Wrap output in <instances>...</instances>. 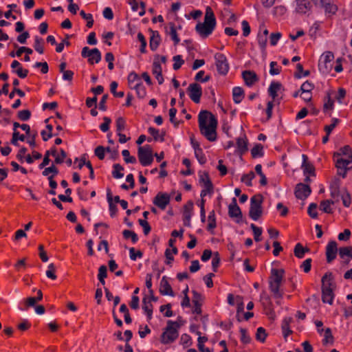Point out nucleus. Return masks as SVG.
Masks as SVG:
<instances>
[{
	"instance_id": "nucleus-1",
	"label": "nucleus",
	"mask_w": 352,
	"mask_h": 352,
	"mask_svg": "<svg viewBox=\"0 0 352 352\" xmlns=\"http://www.w3.org/2000/svg\"><path fill=\"white\" fill-rule=\"evenodd\" d=\"M199 127L201 133L210 142L217 140V120L208 111H201L198 116Z\"/></svg>"
},
{
	"instance_id": "nucleus-2",
	"label": "nucleus",
	"mask_w": 352,
	"mask_h": 352,
	"mask_svg": "<svg viewBox=\"0 0 352 352\" xmlns=\"http://www.w3.org/2000/svg\"><path fill=\"white\" fill-rule=\"evenodd\" d=\"M284 270L272 268L269 277V288L274 298L280 299L283 296V291L280 286L283 281Z\"/></svg>"
},
{
	"instance_id": "nucleus-3",
	"label": "nucleus",
	"mask_w": 352,
	"mask_h": 352,
	"mask_svg": "<svg viewBox=\"0 0 352 352\" xmlns=\"http://www.w3.org/2000/svg\"><path fill=\"white\" fill-rule=\"evenodd\" d=\"M216 25V19L213 11L207 8L204 23H199L195 27L196 31L203 37L206 38L212 34Z\"/></svg>"
},
{
	"instance_id": "nucleus-4",
	"label": "nucleus",
	"mask_w": 352,
	"mask_h": 352,
	"mask_svg": "<svg viewBox=\"0 0 352 352\" xmlns=\"http://www.w3.org/2000/svg\"><path fill=\"white\" fill-rule=\"evenodd\" d=\"M335 288L332 273H326L322 278V300L324 303L333 304Z\"/></svg>"
},
{
	"instance_id": "nucleus-5",
	"label": "nucleus",
	"mask_w": 352,
	"mask_h": 352,
	"mask_svg": "<svg viewBox=\"0 0 352 352\" xmlns=\"http://www.w3.org/2000/svg\"><path fill=\"white\" fill-rule=\"evenodd\" d=\"M179 324L177 322L168 320L166 327L161 335V342L168 344L175 342L179 336Z\"/></svg>"
},
{
	"instance_id": "nucleus-6",
	"label": "nucleus",
	"mask_w": 352,
	"mask_h": 352,
	"mask_svg": "<svg viewBox=\"0 0 352 352\" xmlns=\"http://www.w3.org/2000/svg\"><path fill=\"white\" fill-rule=\"evenodd\" d=\"M333 161L338 175L346 177L347 172L352 168V159H345L340 153H334Z\"/></svg>"
},
{
	"instance_id": "nucleus-7",
	"label": "nucleus",
	"mask_w": 352,
	"mask_h": 352,
	"mask_svg": "<svg viewBox=\"0 0 352 352\" xmlns=\"http://www.w3.org/2000/svg\"><path fill=\"white\" fill-rule=\"evenodd\" d=\"M263 196L260 194L254 195L250 199L249 217L254 221H257L263 214Z\"/></svg>"
},
{
	"instance_id": "nucleus-8",
	"label": "nucleus",
	"mask_w": 352,
	"mask_h": 352,
	"mask_svg": "<svg viewBox=\"0 0 352 352\" xmlns=\"http://www.w3.org/2000/svg\"><path fill=\"white\" fill-rule=\"evenodd\" d=\"M138 156L140 163L144 166L151 165L153 161V151L149 145L140 146L138 150Z\"/></svg>"
},
{
	"instance_id": "nucleus-9",
	"label": "nucleus",
	"mask_w": 352,
	"mask_h": 352,
	"mask_svg": "<svg viewBox=\"0 0 352 352\" xmlns=\"http://www.w3.org/2000/svg\"><path fill=\"white\" fill-rule=\"evenodd\" d=\"M81 55L84 58H88V62L91 65L98 63L101 60V53L98 48L91 50L88 47H84Z\"/></svg>"
},
{
	"instance_id": "nucleus-10",
	"label": "nucleus",
	"mask_w": 352,
	"mask_h": 352,
	"mask_svg": "<svg viewBox=\"0 0 352 352\" xmlns=\"http://www.w3.org/2000/svg\"><path fill=\"white\" fill-rule=\"evenodd\" d=\"M217 69L220 74L226 75L229 70V64L223 54L217 53L214 55Z\"/></svg>"
},
{
	"instance_id": "nucleus-11",
	"label": "nucleus",
	"mask_w": 352,
	"mask_h": 352,
	"mask_svg": "<svg viewBox=\"0 0 352 352\" xmlns=\"http://www.w3.org/2000/svg\"><path fill=\"white\" fill-rule=\"evenodd\" d=\"M199 182L204 186V189L201 191V197H204L208 194L213 192V185L208 173H204L200 175Z\"/></svg>"
},
{
	"instance_id": "nucleus-12",
	"label": "nucleus",
	"mask_w": 352,
	"mask_h": 352,
	"mask_svg": "<svg viewBox=\"0 0 352 352\" xmlns=\"http://www.w3.org/2000/svg\"><path fill=\"white\" fill-rule=\"evenodd\" d=\"M188 92L190 98L196 104L200 102V99L202 96V89L198 83H191L188 87Z\"/></svg>"
},
{
	"instance_id": "nucleus-13",
	"label": "nucleus",
	"mask_w": 352,
	"mask_h": 352,
	"mask_svg": "<svg viewBox=\"0 0 352 352\" xmlns=\"http://www.w3.org/2000/svg\"><path fill=\"white\" fill-rule=\"evenodd\" d=\"M228 214L230 218H236V223H240L242 219V212L236 204V198L232 199V202L228 206Z\"/></svg>"
},
{
	"instance_id": "nucleus-14",
	"label": "nucleus",
	"mask_w": 352,
	"mask_h": 352,
	"mask_svg": "<svg viewBox=\"0 0 352 352\" xmlns=\"http://www.w3.org/2000/svg\"><path fill=\"white\" fill-rule=\"evenodd\" d=\"M311 190L308 184L300 183L295 188V195L300 199H305L311 193Z\"/></svg>"
},
{
	"instance_id": "nucleus-15",
	"label": "nucleus",
	"mask_w": 352,
	"mask_h": 352,
	"mask_svg": "<svg viewBox=\"0 0 352 352\" xmlns=\"http://www.w3.org/2000/svg\"><path fill=\"white\" fill-rule=\"evenodd\" d=\"M170 202V196L166 193L158 192L153 203L162 210H164Z\"/></svg>"
},
{
	"instance_id": "nucleus-16",
	"label": "nucleus",
	"mask_w": 352,
	"mask_h": 352,
	"mask_svg": "<svg viewBox=\"0 0 352 352\" xmlns=\"http://www.w3.org/2000/svg\"><path fill=\"white\" fill-rule=\"evenodd\" d=\"M193 209V203L189 201L184 206L183 212V221L184 225L187 227L190 226V219L192 215V211Z\"/></svg>"
},
{
	"instance_id": "nucleus-17",
	"label": "nucleus",
	"mask_w": 352,
	"mask_h": 352,
	"mask_svg": "<svg viewBox=\"0 0 352 352\" xmlns=\"http://www.w3.org/2000/svg\"><path fill=\"white\" fill-rule=\"evenodd\" d=\"M338 252L337 243L336 241H330L326 248V256L327 263L332 262L336 257Z\"/></svg>"
},
{
	"instance_id": "nucleus-18",
	"label": "nucleus",
	"mask_w": 352,
	"mask_h": 352,
	"mask_svg": "<svg viewBox=\"0 0 352 352\" xmlns=\"http://www.w3.org/2000/svg\"><path fill=\"white\" fill-rule=\"evenodd\" d=\"M192 303L194 305L193 313L196 314H201V304L203 301V296L201 294L198 293L197 292L193 290L192 291Z\"/></svg>"
},
{
	"instance_id": "nucleus-19",
	"label": "nucleus",
	"mask_w": 352,
	"mask_h": 352,
	"mask_svg": "<svg viewBox=\"0 0 352 352\" xmlns=\"http://www.w3.org/2000/svg\"><path fill=\"white\" fill-rule=\"evenodd\" d=\"M296 12L303 14L311 10V5L309 0H296Z\"/></svg>"
},
{
	"instance_id": "nucleus-20",
	"label": "nucleus",
	"mask_w": 352,
	"mask_h": 352,
	"mask_svg": "<svg viewBox=\"0 0 352 352\" xmlns=\"http://www.w3.org/2000/svg\"><path fill=\"white\" fill-rule=\"evenodd\" d=\"M160 292L162 295L174 296V292L169 284L166 276H163L160 285Z\"/></svg>"
},
{
	"instance_id": "nucleus-21",
	"label": "nucleus",
	"mask_w": 352,
	"mask_h": 352,
	"mask_svg": "<svg viewBox=\"0 0 352 352\" xmlns=\"http://www.w3.org/2000/svg\"><path fill=\"white\" fill-rule=\"evenodd\" d=\"M319 6L324 8L325 14L328 17L336 14L338 11V6L336 4L330 1H327L326 0H324L322 3H320Z\"/></svg>"
},
{
	"instance_id": "nucleus-22",
	"label": "nucleus",
	"mask_w": 352,
	"mask_h": 352,
	"mask_svg": "<svg viewBox=\"0 0 352 352\" xmlns=\"http://www.w3.org/2000/svg\"><path fill=\"white\" fill-rule=\"evenodd\" d=\"M236 153L243 155L248 151V140L245 135L236 138Z\"/></svg>"
},
{
	"instance_id": "nucleus-23",
	"label": "nucleus",
	"mask_w": 352,
	"mask_h": 352,
	"mask_svg": "<svg viewBox=\"0 0 352 352\" xmlns=\"http://www.w3.org/2000/svg\"><path fill=\"white\" fill-rule=\"evenodd\" d=\"M243 78L245 81V83L248 86L253 85L256 81H258V78L254 72L252 71H244L242 73Z\"/></svg>"
},
{
	"instance_id": "nucleus-24",
	"label": "nucleus",
	"mask_w": 352,
	"mask_h": 352,
	"mask_svg": "<svg viewBox=\"0 0 352 352\" xmlns=\"http://www.w3.org/2000/svg\"><path fill=\"white\" fill-rule=\"evenodd\" d=\"M151 33L149 46L152 51H155L160 45L161 38L157 31L151 30Z\"/></svg>"
},
{
	"instance_id": "nucleus-25",
	"label": "nucleus",
	"mask_w": 352,
	"mask_h": 352,
	"mask_svg": "<svg viewBox=\"0 0 352 352\" xmlns=\"http://www.w3.org/2000/svg\"><path fill=\"white\" fill-rule=\"evenodd\" d=\"M331 197L335 199V202L338 201V197L340 195V179H335L330 185Z\"/></svg>"
},
{
	"instance_id": "nucleus-26",
	"label": "nucleus",
	"mask_w": 352,
	"mask_h": 352,
	"mask_svg": "<svg viewBox=\"0 0 352 352\" xmlns=\"http://www.w3.org/2000/svg\"><path fill=\"white\" fill-rule=\"evenodd\" d=\"M303 162L302 164V168L305 175H315V168L314 166L307 162V157L305 155H302Z\"/></svg>"
},
{
	"instance_id": "nucleus-27",
	"label": "nucleus",
	"mask_w": 352,
	"mask_h": 352,
	"mask_svg": "<svg viewBox=\"0 0 352 352\" xmlns=\"http://www.w3.org/2000/svg\"><path fill=\"white\" fill-rule=\"evenodd\" d=\"M282 87V85L278 82H272L269 88H268V94L272 97V100L275 101L276 97L278 96V91L280 90Z\"/></svg>"
},
{
	"instance_id": "nucleus-28",
	"label": "nucleus",
	"mask_w": 352,
	"mask_h": 352,
	"mask_svg": "<svg viewBox=\"0 0 352 352\" xmlns=\"http://www.w3.org/2000/svg\"><path fill=\"white\" fill-rule=\"evenodd\" d=\"M142 304V309L146 314L148 320H150L152 318L153 305L151 302V300L148 299V297L145 296L144 298H143Z\"/></svg>"
},
{
	"instance_id": "nucleus-29",
	"label": "nucleus",
	"mask_w": 352,
	"mask_h": 352,
	"mask_svg": "<svg viewBox=\"0 0 352 352\" xmlns=\"http://www.w3.org/2000/svg\"><path fill=\"white\" fill-rule=\"evenodd\" d=\"M162 72V67L159 61L154 60L153 64V74L155 76L156 79L160 85L164 82Z\"/></svg>"
},
{
	"instance_id": "nucleus-30",
	"label": "nucleus",
	"mask_w": 352,
	"mask_h": 352,
	"mask_svg": "<svg viewBox=\"0 0 352 352\" xmlns=\"http://www.w3.org/2000/svg\"><path fill=\"white\" fill-rule=\"evenodd\" d=\"M168 28H169V30H168V29L166 28V34H169L170 36L171 39L174 42V44L175 45H177L179 43L180 39L178 37V35H177V30H176V28H175V25L174 23L170 22V23H168Z\"/></svg>"
},
{
	"instance_id": "nucleus-31",
	"label": "nucleus",
	"mask_w": 352,
	"mask_h": 352,
	"mask_svg": "<svg viewBox=\"0 0 352 352\" xmlns=\"http://www.w3.org/2000/svg\"><path fill=\"white\" fill-rule=\"evenodd\" d=\"M233 100L235 103H240L244 98V91L241 87H236L232 90Z\"/></svg>"
},
{
	"instance_id": "nucleus-32",
	"label": "nucleus",
	"mask_w": 352,
	"mask_h": 352,
	"mask_svg": "<svg viewBox=\"0 0 352 352\" xmlns=\"http://www.w3.org/2000/svg\"><path fill=\"white\" fill-rule=\"evenodd\" d=\"M292 321V318H285L282 322V331L284 338L286 339L287 337L292 333V331L290 329L289 324Z\"/></svg>"
},
{
	"instance_id": "nucleus-33",
	"label": "nucleus",
	"mask_w": 352,
	"mask_h": 352,
	"mask_svg": "<svg viewBox=\"0 0 352 352\" xmlns=\"http://www.w3.org/2000/svg\"><path fill=\"white\" fill-rule=\"evenodd\" d=\"M308 252H309V249L304 248L300 243L296 245L294 250V255L299 258H303L305 254Z\"/></svg>"
},
{
	"instance_id": "nucleus-34",
	"label": "nucleus",
	"mask_w": 352,
	"mask_h": 352,
	"mask_svg": "<svg viewBox=\"0 0 352 352\" xmlns=\"http://www.w3.org/2000/svg\"><path fill=\"white\" fill-rule=\"evenodd\" d=\"M334 204L335 201L331 199L322 201L320 204V210L326 213L331 214L333 212L331 205Z\"/></svg>"
},
{
	"instance_id": "nucleus-35",
	"label": "nucleus",
	"mask_w": 352,
	"mask_h": 352,
	"mask_svg": "<svg viewBox=\"0 0 352 352\" xmlns=\"http://www.w3.org/2000/svg\"><path fill=\"white\" fill-rule=\"evenodd\" d=\"M133 89H135L137 96L140 98H143L145 97L146 94V88L142 84V82H138L135 83V85L133 86Z\"/></svg>"
},
{
	"instance_id": "nucleus-36",
	"label": "nucleus",
	"mask_w": 352,
	"mask_h": 352,
	"mask_svg": "<svg viewBox=\"0 0 352 352\" xmlns=\"http://www.w3.org/2000/svg\"><path fill=\"white\" fill-rule=\"evenodd\" d=\"M44 41L42 38L38 36H35L34 38V50L38 52L40 54H43L44 52Z\"/></svg>"
},
{
	"instance_id": "nucleus-37",
	"label": "nucleus",
	"mask_w": 352,
	"mask_h": 352,
	"mask_svg": "<svg viewBox=\"0 0 352 352\" xmlns=\"http://www.w3.org/2000/svg\"><path fill=\"white\" fill-rule=\"evenodd\" d=\"M236 317L239 322L241 321V319L239 317V314L243 312L244 310V303L243 301V298L241 296H236Z\"/></svg>"
},
{
	"instance_id": "nucleus-38",
	"label": "nucleus",
	"mask_w": 352,
	"mask_h": 352,
	"mask_svg": "<svg viewBox=\"0 0 352 352\" xmlns=\"http://www.w3.org/2000/svg\"><path fill=\"white\" fill-rule=\"evenodd\" d=\"M128 85L131 89H133L135 82H141L139 76L135 72H131L128 76Z\"/></svg>"
},
{
	"instance_id": "nucleus-39",
	"label": "nucleus",
	"mask_w": 352,
	"mask_h": 352,
	"mask_svg": "<svg viewBox=\"0 0 352 352\" xmlns=\"http://www.w3.org/2000/svg\"><path fill=\"white\" fill-rule=\"evenodd\" d=\"M339 256L341 258H344L346 256L352 258V247H342L339 249Z\"/></svg>"
},
{
	"instance_id": "nucleus-40",
	"label": "nucleus",
	"mask_w": 352,
	"mask_h": 352,
	"mask_svg": "<svg viewBox=\"0 0 352 352\" xmlns=\"http://www.w3.org/2000/svg\"><path fill=\"white\" fill-rule=\"evenodd\" d=\"M113 168V170L112 172V175L113 177L120 179L124 176V174L122 173V171L124 170V168L120 164H115Z\"/></svg>"
},
{
	"instance_id": "nucleus-41",
	"label": "nucleus",
	"mask_w": 352,
	"mask_h": 352,
	"mask_svg": "<svg viewBox=\"0 0 352 352\" xmlns=\"http://www.w3.org/2000/svg\"><path fill=\"white\" fill-rule=\"evenodd\" d=\"M122 234L125 239H131L133 243H135L138 241V236L133 231L124 230L122 232Z\"/></svg>"
},
{
	"instance_id": "nucleus-42",
	"label": "nucleus",
	"mask_w": 352,
	"mask_h": 352,
	"mask_svg": "<svg viewBox=\"0 0 352 352\" xmlns=\"http://www.w3.org/2000/svg\"><path fill=\"white\" fill-rule=\"evenodd\" d=\"M107 267L105 265H101L98 270V278L99 281L102 285H104V283H105L104 278L107 277Z\"/></svg>"
},
{
	"instance_id": "nucleus-43",
	"label": "nucleus",
	"mask_w": 352,
	"mask_h": 352,
	"mask_svg": "<svg viewBox=\"0 0 352 352\" xmlns=\"http://www.w3.org/2000/svg\"><path fill=\"white\" fill-rule=\"evenodd\" d=\"M208 230H210L216 228V218L215 213L214 210H212L208 215Z\"/></svg>"
},
{
	"instance_id": "nucleus-44",
	"label": "nucleus",
	"mask_w": 352,
	"mask_h": 352,
	"mask_svg": "<svg viewBox=\"0 0 352 352\" xmlns=\"http://www.w3.org/2000/svg\"><path fill=\"white\" fill-rule=\"evenodd\" d=\"M263 146L260 144H256L251 150V154L252 157L255 158L257 157H261L263 155Z\"/></svg>"
},
{
	"instance_id": "nucleus-45",
	"label": "nucleus",
	"mask_w": 352,
	"mask_h": 352,
	"mask_svg": "<svg viewBox=\"0 0 352 352\" xmlns=\"http://www.w3.org/2000/svg\"><path fill=\"white\" fill-rule=\"evenodd\" d=\"M254 172L251 171L248 174H244L241 177V182H244L248 186H252V180L254 178Z\"/></svg>"
},
{
	"instance_id": "nucleus-46",
	"label": "nucleus",
	"mask_w": 352,
	"mask_h": 352,
	"mask_svg": "<svg viewBox=\"0 0 352 352\" xmlns=\"http://www.w3.org/2000/svg\"><path fill=\"white\" fill-rule=\"evenodd\" d=\"M334 101L331 99L329 93L324 98V111L331 110L333 108Z\"/></svg>"
},
{
	"instance_id": "nucleus-47",
	"label": "nucleus",
	"mask_w": 352,
	"mask_h": 352,
	"mask_svg": "<svg viewBox=\"0 0 352 352\" xmlns=\"http://www.w3.org/2000/svg\"><path fill=\"white\" fill-rule=\"evenodd\" d=\"M250 227L254 233V240L257 242L261 241L262 228L256 226L254 223H252Z\"/></svg>"
},
{
	"instance_id": "nucleus-48",
	"label": "nucleus",
	"mask_w": 352,
	"mask_h": 352,
	"mask_svg": "<svg viewBox=\"0 0 352 352\" xmlns=\"http://www.w3.org/2000/svg\"><path fill=\"white\" fill-rule=\"evenodd\" d=\"M267 337L265 329L263 327H258L256 333V338L257 340L264 342Z\"/></svg>"
},
{
	"instance_id": "nucleus-49",
	"label": "nucleus",
	"mask_w": 352,
	"mask_h": 352,
	"mask_svg": "<svg viewBox=\"0 0 352 352\" xmlns=\"http://www.w3.org/2000/svg\"><path fill=\"white\" fill-rule=\"evenodd\" d=\"M323 344H327L328 343L333 344V336L331 333V330L329 328H327L324 331V338L322 340Z\"/></svg>"
},
{
	"instance_id": "nucleus-50",
	"label": "nucleus",
	"mask_w": 352,
	"mask_h": 352,
	"mask_svg": "<svg viewBox=\"0 0 352 352\" xmlns=\"http://www.w3.org/2000/svg\"><path fill=\"white\" fill-rule=\"evenodd\" d=\"M80 15L87 21V26L90 28L94 25V19L91 14H86L85 11L81 10L80 12Z\"/></svg>"
},
{
	"instance_id": "nucleus-51",
	"label": "nucleus",
	"mask_w": 352,
	"mask_h": 352,
	"mask_svg": "<svg viewBox=\"0 0 352 352\" xmlns=\"http://www.w3.org/2000/svg\"><path fill=\"white\" fill-rule=\"evenodd\" d=\"M122 155L124 157V162L126 163L135 164L136 163V158L133 156L130 155V152L125 149L122 151Z\"/></svg>"
},
{
	"instance_id": "nucleus-52",
	"label": "nucleus",
	"mask_w": 352,
	"mask_h": 352,
	"mask_svg": "<svg viewBox=\"0 0 352 352\" xmlns=\"http://www.w3.org/2000/svg\"><path fill=\"white\" fill-rule=\"evenodd\" d=\"M126 126V121L124 118L119 117L116 120V131L118 133H122V131L125 129Z\"/></svg>"
},
{
	"instance_id": "nucleus-53",
	"label": "nucleus",
	"mask_w": 352,
	"mask_h": 352,
	"mask_svg": "<svg viewBox=\"0 0 352 352\" xmlns=\"http://www.w3.org/2000/svg\"><path fill=\"white\" fill-rule=\"evenodd\" d=\"M118 87V83L116 81H113L110 85L111 92L115 97L122 98L124 96L123 91L117 92L116 89Z\"/></svg>"
},
{
	"instance_id": "nucleus-54",
	"label": "nucleus",
	"mask_w": 352,
	"mask_h": 352,
	"mask_svg": "<svg viewBox=\"0 0 352 352\" xmlns=\"http://www.w3.org/2000/svg\"><path fill=\"white\" fill-rule=\"evenodd\" d=\"M338 153H341L342 157V155H344L347 157L346 159H352V151L351 148L349 145L341 148Z\"/></svg>"
},
{
	"instance_id": "nucleus-55",
	"label": "nucleus",
	"mask_w": 352,
	"mask_h": 352,
	"mask_svg": "<svg viewBox=\"0 0 352 352\" xmlns=\"http://www.w3.org/2000/svg\"><path fill=\"white\" fill-rule=\"evenodd\" d=\"M173 68L175 70H177L181 68L182 65L184 63V60L182 58L180 55H177L173 57Z\"/></svg>"
},
{
	"instance_id": "nucleus-56",
	"label": "nucleus",
	"mask_w": 352,
	"mask_h": 352,
	"mask_svg": "<svg viewBox=\"0 0 352 352\" xmlns=\"http://www.w3.org/2000/svg\"><path fill=\"white\" fill-rule=\"evenodd\" d=\"M257 40L261 50H265L267 42V37H266L265 35H261V32H259L257 36Z\"/></svg>"
},
{
	"instance_id": "nucleus-57",
	"label": "nucleus",
	"mask_w": 352,
	"mask_h": 352,
	"mask_svg": "<svg viewBox=\"0 0 352 352\" xmlns=\"http://www.w3.org/2000/svg\"><path fill=\"white\" fill-rule=\"evenodd\" d=\"M220 261L221 259L219 252H214L212 260V267L214 272H217V268L220 264Z\"/></svg>"
},
{
	"instance_id": "nucleus-58",
	"label": "nucleus",
	"mask_w": 352,
	"mask_h": 352,
	"mask_svg": "<svg viewBox=\"0 0 352 352\" xmlns=\"http://www.w3.org/2000/svg\"><path fill=\"white\" fill-rule=\"evenodd\" d=\"M287 8L284 6H277L273 9V14L276 16H281L286 13Z\"/></svg>"
},
{
	"instance_id": "nucleus-59",
	"label": "nucleus",
	"mask_w": 352,
	"mask_h": 352,
	"mask_svg": "<svg viewBox=\"0 0 352 352\" xmlns=\"http://www.w3.org/2000/svg\"><path fill=\"white\" fill-rule=\"evenodd\" d=\"M307 212L309 215L313 218L316 219L318 217L317 212V204L315 203H311L308 207Z\"/></svg>"
},
{
	"instance_id": "nucleus-60",
	"label": "nucleus",
	"mask_w": 352,
	"mask_h": 352,
	"mask_svg": "<svg viewBox=\"0 0 352 352\" xmlns=\"http://www.w3.org/2000/svg\"><path fill=\"white\" fill-rule=\"evenodd\" d=\"M205 74V72L203 70L199 71L195 76V80L196 81H200L201 82H208L210 79V76L209 75L206 76L204 78V76Z\"/></svg>"
},
{
	"instance_id": "nucleus-61",
	"label": "nucleus",
	"mask_w": 352,
	"mask_h": 352,
	"mask_svg": "<svg viewBox=\"0 0 352 352\" xmlns=\"http://www.w3.org/2000/svg\"><path fill=\"white\" fill-rule=\"evenodd\" d=\"M50 173H52V175H56L58 173V170L56 167L55 165L52 164L51 166L45 168L43 171V175L44 176H48Z\"/></svg>"
},
{
	"instance_id": "nucleus-62",
	"label": "nucleus",
	"mask_w": 352,
	"mask_h": 352,
	"mask_svg": "<svg viewBox=\"0 0 352 352\" xmlns=\"http://www.w3.org/2000/svg\"><path fill=\"white\" fill-rule=\"evenodd\" d=\"M139 224L143 228V232L145 235L148 234V233L151 232V227L150 226L148 221L145 219H139L138 220Z\"/></svg>"
},
{
	"instance_id": "nucleus-63",
	"label": "nucleus",
	"mask_w": 352,
	"mask_h": 352,
	"mask_svg": "<svg viewBox=\"0 0 352 352\" xmlns=\"http://www.w3.org/2000/svg\"><path fill=\"white\" fill-rule=\"evenodd\" d=\"M129 255L131 260L135 261L137 258H141L143 254L140 250L135 251L134 248H131L129 249Z\"/></svg>"
},
{
	"instance_id": "nucleus-64",
	"label": "nucleus",
	"mask_w": 352,
	"mask_h": 352,
	"mask_svg": "<svg viewBox=\"0 0 352 352\" xmlns=\"http://www.w3.org/2000/svg\"><path fill=\"white\" fill-rule=\"evenodd\" d=\"M195 155L196 158L197 159L198 162L201 164H204L206 162V158L205 157V155L203 153L202 149H196V151H195Z\"/></svg>"
}]
</instances>
